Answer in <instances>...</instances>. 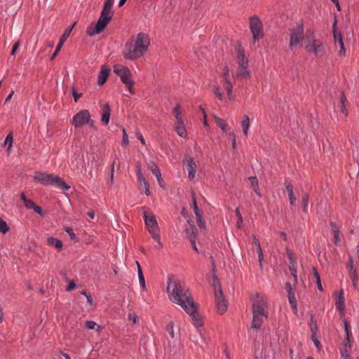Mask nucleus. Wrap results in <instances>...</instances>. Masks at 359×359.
Segmentation results:
<instances>
[{
  "instance_id": "1",
  "label": "nucleus",
  "mask_w": 359,
  "mask_h": 359,
  "mask_svg": "<svg viewBox=\"0 0 359 359\" xmlns=\"http://www.w3.org/2000/svg\"><path fill=\"white\" fill-rule=\"evenodd\" d=\"M167 293L171 302L177 304L187 313L194 311V299L184 283L175 277H170L167 282Z\"/></svg>"
},
{
  "instance_id": "2",
  "label": "nucleus",
  "mask_w": 359,
  "mask_h": 359,
  "mask_svg": "<svg viewBox=\"0 0 359 359\" xmlns=\"http://www.w3.org/2000/svg\"><path fill=\"white\" fill-rule=\"evenodd\" d=\"M252 321L251 328L259 329L268 317V304L265 296L259 293L252 294Z\"/></svg>"
},
{
  "instance_id": "3",
  "label": "nucleus",
  "mask_w": 359,
  "mask_h": 359,
  "mask_svg": "<svg viewBox=\"0 0 359 359\" xmlns=\"http://www.w3.org/2000/svg\"><path fill=\"white\" fill-rule=\"evenodd\" d=\"M149 43L150 41L147 34H138L135 41H130L126 43L123 50L124 57L133 60L142 57L147 50Z\"/></svg>"
},
{
  "instance_id": "4",
  "label": "nucleus",
  "mask_w": 359,
  "mask_h": 359,
  "mask_svg": "<svg viewBox=\"0 0 359 359\" xmlns=\"http://www.w3.org/2000/svg\"><path fill=\"white\" fill-rule=\"evenodd\" d=\"M35 181L43 184L53 185L60 189L68 190L70 187L57 175L39 172L34 175Z\"/></svg>"
},
{
  "instance_id": "5",
  "label": "nucleus",
  "mask_w": 359,
  "mask_h": 359,
  "mask_svg": "<svg viewBox=\"0 0 359 359\" xmlns=\"http://www.w3.org/2000/svg\"><path fill=\"white\" fill-rule=\"evenodd\" d=\"M238 68L236 71L237 78L247 79L250 77V72L248 70V60L244 54V50L241 45L236 47Z\"/></svg>"
},
{
  "instance_id": "6",
  "label": "nucleus",
  "mask_w": 359,
  "mask_h": 359,
  "mask_svg": "<svg viewBox=\"0 0 359 359\" xmlns=\"http://www.w3.org/2000/svg\"><path fill=\"white\" fill-rule=\"evenodd\" d=\"M143 217L145 224L148 231L151 234L152 238L158 243L160 247H162L163 244L161 242L160 236L158 234L159 229L156 217L150 211H144Z\"/></svg>"
},
{
  "instance_id": "7",
  "label": "nucleus",
  "mask_w": 359,
  "mask_h": 359,
  "mask_svg": "<svg viewBox=\"0 0 359 359\" xmlns=\"http://www.w3.org/2000/svg\"><path fill=\"white\" fill-rule=\"evenodd\" d=\"M114 72L117 74L122 82L127 86L130 93H134L133 88V81L131 80V73L129 69L119 65L114 66Z\"/></svg>"
},
{
  "instance_id": "8",
  "label": "nucleus",
  "mask_w": 359,
  "mask_h": 359,
  "mask_svg": "<svg viewBox=\"0 0 359 359\" xmlns=\"http://www.w3.org/2000/svg\"><path fill=\"white\" fill-rule=\"evenodd\" d=\"M304 28L302 25H298L295 27H293L290 30V48H294L297 46L302 44V42L304 39Z\"/></svg>"
},
{
  "instance_id": "9",
  "label": "nucleus",
  "mask_w": 359,
  "mask_h": 359,
  "mask_svg": "<svg viewBox=\"0 0 359 359\" xmlns=\"http://www.w3.org/2000/svg\"><path fill=\"white\" fill-rule=\"evenodd\" d=\"M305 48L308 53H313L316 56H320L323 53V43L313 37H307Z\"/></svg>"
},
{
  "instance_id": "10",
  "label": "nucleus",
  "mask_w": 359,
  "mask_h": 359,
  "mask_svg": "<svg viewBox=\"0 0 359 359\" xmlns=\"http://www.w3.org/2000/svg\"><path fill=\"white\" fill-rule=\"evenodd\" d=\"M215 287V304L217 306V312L219 314H223L227 309V303L221 290L220 286H217L216 283H214Z\"/></svg>"
},
{
  "instance_id": "11",
  "label": "nucleus",
  "mask_w": 359,
  "mask_h": 359,
  "mask_svg": "<svg viewBox=\"0 0 359 359\" xmlns=\"http://www.w3.org/2000/svg\"><path fill=\"white\" fill-rule=\"evenodd\" d=\"M90 118V115L88 110H81L74 116L72 123L76 128L81 127L86 123H89L93 127L94 122Z\"/></svg>"
},
{
  "instance_id": "12",
  "label": "nucleus",
  "mask_w": 359,
  "mask_h": 359,
  "mask_svg": "<svg viewBox=\"0 0 359 359\" xmlns=\"http://www.w3.org/2000/svg\"><path fill=\"white\" fill-rule=\"evenodd\" d=\"M250 28L255 41L259 40L264 36L262 23L257 17L250 18Z\"/></svg>"
},
{
  "instance_id": "13",
  "label": "nucleus",
  "mask_w": 359,
  "mask_h": 359,
  "mask_svg": "<svg viewBox=\"0 0 359 359\" xmlns=\"http://www.w3.org/2000/svg\"><path fill=\"white\" fill-rule=\"evenodd\" d=\"M191 199H192V203L191 205V207L193 209L194 214L196 215L197 224L201 229H205V222L203 219L202 212L201 211V210L198 208V207L197 205L196 196V194L194 191H191Z\"/></svg>"
},
{
  "instance_id": "14",
  "label": "nucleus",
  "mask_w": 359,
  "mask_h": 359,
  "mask_svg": "<svg viewBox=\"0 0 359 359\" xmlns=\"http://www.w3.org/2000/svg\"><path fill=\"white\" fill-rule=\"evenodd\" d=\"M111 20L108 18H103L102 16L98 19L96 25L93 28H88L87 32L89 36H93L96 34L102 32L107 27Z\"/></svg>"
},
{
  "instance_id": "15",
  "label": "nucleus",
  "mask_w": 359,
  "mask_h": 359,
  "mask_svg": "<svg viewBox=\"0 0 359 359\" xmlns=\"http://www.w3.org/2000/svg\"><path fill=\"white\" fill-rule=\"evenodd\" d=\"M184 162L187 164L189 173L188 177L191 180H193L196 176V165L194 160L190 157L186 158Z\"/></svg>"
},
{
  "instance_id": "16",
  "label": "nucleus",
  "mask_w": 359,
  "mask_h": 359,
  "mask_svg": "<svg viewBox=\"0 0 359 359\" xmlns=\"http://www.w3.org/2000/svg\"><path fill=\"white\" fill-rule=\"evenodd\" d=\"M224 79V86L227 92V95L229 99H231V93L233 89V86L230 81L229 78V70L227 67H225V72L223 74Z\"/></svg>"
},
{
  "instance_id": "17",
  "label": "nucleus",
  "mask_w": 359,
  "mask_h": 359,
  "mask_svg": "<svg viewBox=\"0 0 359 359\" xmlns=\"http://www.w3.org/2000/svg\"><path fill=\"white\" fill-rule=\"evenodd\" d=\"M137 176L138 181L140 182L141 186L144 189L145 194L147 196H149L151 194V192L149 191V185L147 182L146 178L143 175L142 172H141V169L140 167H137Z\"/></svg>"
},
{
  "instance_id": "18",
  "label": "nucleus",
  "mask_w": 359,
  "mask_h": 359,
  "mask_svg": "<svg viewBox=\"0 0 359 359\" xmlns=\"http://www.w3.org/2000/svg\"><path fill=\"white\" fill-rule=\"evenodd\" d=\"M109 72L110 69L107 66L102 65L101 67V69L97 77V84L99 86H102L106 82L107 79H108Z\"/></svg>"
},
{
  "instance_id": "19",
  "label": "nucleus",
  "mask_w": 359,
  "mask_h": 359,
  "mask_svg": "<svg viewBox=\"0 0 359 359\" xmlns=\"http://www.w3.org/2000/svg\"><path fill=\"white\" fill-rule=\"evenodd\" d=\"M187 313L191 317L193 324L196 327H200L203 325V319H202L201 316L198 313H196V305L195 304V303H194V311H193L192 313Z\"/></svg>"
},
{
  "instance_id": "20",
  "label": "nucleus",
  "mask_w": 359,
  "mask_h": 359,
  "mask_svg": "<svg viewBox=\"0 0 359 359\" xmlns=\"http://www.w3.org/2000/svg\"><path fill=\"white\" fill-rule=\"evenodd\" d=\"M71 166L75 171H80L83 167V159L82 157L75 156L71 161Z\"/></svg>"
},
{
  "instance_id": "21",
  "label": "nucleus",
  "mask_w": 359,
  "mask_h": 359,
  "mask_svg": "<svg viewBox=\"0 0 359 359\" xmlns=\"http://www.w3.org/2000/svg\"><path fill=\"white\" fill-rule=\"evenodd\" d=\"M188 223L189 225L185 229L186 234L189 240L196 239L198 233L197 228L193 223L190 222H188Z\"/></svg>"
},
{
  "instance_id": "22",
  "label": "nucleus",
  "mask_w": 359,
  "mask_h": 359,
  "mask_svg": "<svg viewBox=\"0 0 359 359\" xmlns=\"http://www.w3.org/2000/svg\"><path fill=\"white\" fill-rule=\"evenodd\" d=\"M102 122L104 125H107L110 118V107L108 104H105L102 107Z\"/></svg>"
},
{
  "instance_id": "23",
  "label": "nucleus",
  "mask_w": 359,
  "mask_h": 359,
  "mask_svg": "<svg viewBox=\"0 0 359 359\" xmlns=\"http://www.w3.org/2000/svg\"><path fill=\"white\" fill-rule=\"evenodd\" d=\"M46 244L49 246L55 247L58 251L62 248V242L54 237H48L46 239Z\"/></svg>"
},
{
  "instance_id": "24",
  "label": "nucleus",
  "mask_w": 359,
  "mask_h": 359,
  "mask_svg": "<svg viewBox=\"0 0 359 359\" xmlns=\"http://www.w3.org/2000/svg\"><path fill=\"white\" fill-rule=\"evenodd\" d=\"M351 348V345L350 344V338L346 337L343 344L340 347V353L341 356H346L347 354H349Z\"/></svg>"
},
{
  "instance_id": "25",
  "label": "nucleus",
  "mask_w": 359,
  "mask_h": 359,
  "mask_svg": "<svg viewBox=\"0 0 359 359\" xmlns=\"http://www.w3.org/2000/svg\"><path fill=\"white\" fill-rule=\"evenodd\" d=\"M335 304L339 311H340L341 312H343L344 311L345 304H344V297L343 290H341V291L336 299Z\"/></svg>"
},
{
  "instance_id": "26",
  "label": "nucleus",
  "mask_w": 359,
  "mask_h": 359,
  "mask_svg": "<svg viewBox=\"0 0 359 359\" xmlns=\"http://www.w3.org/2000/svg\"><path fill=\"white\" fill-rule=\"evenodd\" d=\"M288 256H289V259L290 260L289 268H290V270L291 271V276H292V277L293 278L294 283H297V269H296V267H297L296 263L292 261V257H291L290 254H289Z\"/></svg>"
},
{
  "instance_id": "27",
  "label": "nucleus",
  "mask_w": 359,
  "mask_h": 359,
  "mask_svg": "<svg viewBox=\"0 0 359 359\" xmlns=\"http://www.w3.org/2000/svg\"><path fill=\"white\" fill-rule=\"evenodd\" d=\"M285 188H286V190L288 194L290 203L291 205H294L295 201H296V197L294 196V194L293 192V187L290 183H286Z\"/></svg>"
},
{
  "instance_id": "28",
  "label": "nucleus",
  "mask_w": 359,
  "mask_h": 359,
  "mask_svg": "<svg viewBox=\"0 0 359 359\" xmlns=\"http://www.w3.org/2000/svg\"><path fill=\"white\" fill-rule=\"evenodd\" d=\"M212 116L215 121L216 124L221 128L223 132L226 133L228 130V126L226 122L215 114H213Z\"/></svg>"
},
{
  "instance_id": "29",
  "label": "nucleus",
  "mask_w": 359,
  "mask_h": 359,
  "mask_svg": "<svg viewBox=\"0 0 359 359\" xmlns=\"http://www.w3.org/2000/svg\"><path fill=\"white\" fill-rule=\"evenodd\" d=\"M287 297H288L289 303L290 304L292 309L294 310V312H297V299L295 297V292L293 291L292 292L287 293Z\"/></svg>"
},
{
  "instance_id": "30",
  "label": "nucleus",
  "mask_w": 359,
  "mask_h": 359,
  "mask_svg": "<svg viewBox=\"0 0 359 359\" xmlns=\"http://www.w3.org/2000/svg\"><path fill=\"white\" fill-rule=\"evenodd\" d=\"M175 131L177 133L182 137H184L187 135V131L184 126V122L182 121V123L176 122L175 124Z\"/></svg>"
},
{
  "instance_id": "31",
  "label": "nucleus",
  "mask_w": 359,
  "mask_h": 359,
  "mask_svg": "<svg viewBox=\"0 0 359 359\" xmlns=\"http://www.w3.org/2000/svg\"><path fill=\"white\" fill-rule=\"evenodd\" d=\"M249 181L250 182L251 186L252 187L254 191L257 194V196H261V192L259 189L258 180L256 177H250Z\"/></svg>"
},
{
  "instance_id": "32",
  "label": "nucleus",
  "mask_w": 359,
  "mask_h": 359,
  "mask_svg": "<svg viewBox=\"0 0 359 359\" xmlns=\"http://www.w3.org/2000/svg\"><path fill=\"white\" fill-rule=\"evenodd\" d=\"M241 126H242L243 133L245 134V136H247L248 133V129L250 127V118H249L248 116L245 115L243 117Z\"/></svg>"
},
{
  "instance_id": "33",
  "label": "nucleus",
  "mask_w": 359,
  "mask_h": 359,
  "mask_svg": "<svg viewBox=\"0 0 359 359\" xmlns=\"http://www.w3.org/2000/svg\"><path fill=\"white\" fill-rule=\"evenodd\" d=\"M349 276L352 280L353 285L354 287L357 288L358 287V274H357L356 269H353V267H352V266L349 271Z\"/></svg>"
},
{
  "instance_id": "34",
  "label": "nucleus",
  "mask_w": 359,
  "mask_h": 359,
  "mask_svg": "<svg viewBox=\"0 0 359 359\" xmlns=\"http://www.w3.org/2000/svg\"><path fill=\"white\" fill-rule=\"evenodd\" d=\"M330 225H331L332 231L333 234H334V243L336 245H338L339 242L340 241L339 231V230L337 229V225L334 223L331 222Z\"/></svg>"
},
{
  "instance_id": "35",
  "label": "nucleus",
  "mask_w": 359,
  "mask_h": 359,
  "mask_svg": "<svg viewBox=\"0 0 359 359\" xmlns=\"http://www.w3.org/2000/svg\"><path fill=\"white\" fill-rule=\"evenodd\" d=\"M76 22H74L72 26L67 27L63 34L61 36V39L60 40V42H62V43H64V42L67 40V39L69 37L72 29L74 28V25H75Z\"/></svg>"
},
{
  "instance_id": "36",
  "label": "nucleus",
  "mask_w": 359,
  "mask_h": 359,
  "mask_svg": "<svg viewBox=\"0 0 359 359\" xmlns=\"http://www.w3.org/2000/svg\"><path fill=\"white\" fill-rule=\"evenodd\" d=\"M332 32H333V36L334 39L335 43L337 44V43L339 42V39H342V36H341V33L339 32H338L337 29V21L336 20L334 22L333 26H332Z\"/></svg>"
},
{
  "instance_id": "37",
  "label": "nucleus",
  "mask_w": 359,
  "mask_h": 359,
  "mask_svg": "<svg viewBox=\"0 0 359 359\" xmlns=\"http://www.w3.org/2000/svg\"><path fill=\"white\" fill-rule=\"evenodd\" d=\"M8 144V149H7V151L9 152L10 150H11V148L13 146V134L12 133H9L6 139H5V141H4V144Z\"/></svg>"
},
{
  "instance_id": "38",
  "label": "nucleus",
  "mask_w": 359,
  "mask_h": 359,
  "mask_svg": "<svg viewBox=\"0 0 359 359\" xmlns=\"http://www.w3.org/2000/svg\"><path fill=\"white\" fill-rule=\"evenodd\" d=\"M313 275H314V277L316 279V284H317L318 289L320 291H322L323 290V286H322L321 282H320V275H319L318 272L317 271V270L315 268L313 269Z\"/></svg>"
},
{
  "instance_id": "39",
  "label": "nucleus",
  "mask_w": 359,
  "mask_h": 359,
  "mask_svg": "<svg viewBox=\"0 0 359 359\" xmlns=\"http://www.w3.org/2000/svg\"><path fill=\"white\" fill-rule=\"evenodd\" d=\"M8 231L9 227L8 226L6 222L0 218V232L6 233Z\"/></svg>"
},
{
  "instance_id": "40",
  "label": "nucleus",
  "mask_w": 359,
  "mask_h": 359,
  "mask_svg": "<svg viewBox=\"0 0 359 359\" xmlns=\"http://www.w3.org/2000/svg\"><path fill=\"white\" fill-rule=\"evenodd\" d=\"M173 113H174L175 116V118L177 119V122L180 123H182V121H182V116L180 115L181 111H180V106L179 105H177L174 109Z\"/></svg>"
},
{
  "instance_id": "41",
  "label": "nucleus",
  "mask_w": 359,
  "mask_h": 359,
  "mask_svg": "<svg viewBox=\"0 0 359 359\" xmlns=\"http://www.w3.org/2000/svg\"><path fill=\"white\" fill-rule=\"evenodd\" d=\"M65 231L68 233V235L69 236L71 240L74 241V242H77L78 241V238L76 236V234L74 233V231H73V229L72 228L66 227L65 228Z\"/></svg>"
},
{
  "instance_id": "42",
  "label": "nucleus",
  "mask_w": 359,
  "mask_h": 359,
  "mask_svg": "<svg viewBox=\"0 0 359 359\" xmlns=\"http://www.w3.org/2000/svg\"><path fill=\"white\" fill-rule=\"evenodd\" d=\"M100 16L107 18H108L109 20H111L113 17V12L110 10L104 9L102 8Z\"/></svg>"
},
{
  "instance_id": "43",
  "label": "nucleus",
  "mask_w": 359,
  "mask_h": 359,
  "mask_svg": "<svg viewBox=\"0 0 359 359\" xmlns=\"http://www.w3.org/2000/svg\"><path fill=\"white\" fill-rule=\"evenodd\" d=\"M235 212H236V215L238 218L237 222H236V226L238 228L240 229L243 224V218H242L241 214L238 208H236Z\"/></svg>"
},
{
  "instance_id": "44",
  "label": "nucleus",
  "mask_w": 359,
  "mask_h": 359,
  "mask_svg": "<svg viewBox=\"0 0 359 359\" xmlns=\"http://www.w3.org/2000/svg\"><path fill=\"white\" fill-rule=\"evenodd\" d=\"M309 203V195L307 194H304L302 196V208L304 212L306 211Z\"/></svg>"
},
{
  "instance_id": "45",
  "label": "nucleus",
  "mask_w": 359,
  "mask_h": 359,
  "mask_svg": "<svg viewBox=\"0 0 359 359\" xmlns=\"http://www.w3.org/2000/svg\"><path fill=\"white\" fill-rule=\"evenodd\" d=\"M148 168L154 175L156 174L160 171L157 165L154 162H151L148 164Z\"/></svg>"
},
{
  "instance_id": "46",
  "label": "nucleus",
  "mask_w": 359,
  "mask_h": 359,
  "mask_svg": "<svg viewBox=\"0 0 359 359\" xmlns=\"http://www.w3.org/2000/svg\"><path fill=\"white\" fill-rule=\"evenodd\" d=\"M344 330L346 332V337H350V335L351 334V328L349 325V323L346 319L344 320Z\"/></svg>"
},
{
  "instance_id": "47",
  "label": "nucleus",
  "mask_w": 359,
  "mask_h": 359,
  "mask_svg": "<svg viewBox=\"0 0 359 359\" xmlns=\"http://www.w3.org/2000/svg\"><path fill=\"white\" fill-rule=\"evenodd\" d=\"M86 326L87 328L90 330H95L96 327L99 328L100 326H98L94 321L88 320L86 322Z\"/></svg>"
},
{
  "instance_id": "48",
  "label": "nucleus",
  "mask_w": 359,
  "mask_h": 359,
  "mask_svg": "<svg viewBox=\"0 0 359 359\" xmlns=\"http://www.w3.org/2000/svg\"><path fill=\"white\" fill-rule=\"evenodd\" d=\"M113 5L114 0H105L103 5V8L111 11Z\"/></svg>"
},
{
  "instance_id": "49",
  "label": "nucleus",
  "mask_w": 359,
  "mask_h": 359,
  "mask_svg": "<svg viewBox=\"0 0 359 359\" xmlns=\"http://www.w3.org/2000/svg\"><path fill=\"white\" fill-rule=\"evenodd\" d=\"M138 278H139V281H140V286L143 289H145L146 288V284H145V280H144V275H143L142 271H140V273L138 274Z\"/></svg>"
},
{
  "instance_id": "50",
  "label": "nucleus",
  "mask_w": 359,
  "mask_h": 359,
  "mask_svg": "<svg viewBox=\"0 0 359 359\" xmlns=\"http://www.w3.org/2000/svg\"><path fill=\"white\" fill-rule=\"evenodd\" d=\"M337 44H338L340 48V50L339 52V55H345V48H344V45L342 39H339V42H337Z\"/></svg>"
},
{
  "instance_id": "51",
  "label": "nucleus",
  "mask_w": 359,
  "mask_h": 359,
  "mask_svg": "<svg viewBox=\"0 0 359 359\" xmlns=\"http://www.w3.org/2000/svg\"><path fill=\"white\" fill-rule=\"evenodd\" d=\"M62 46H63V43L62 42L59 41V43L57 45V47H56V48L55 50V52H54V53L53 54V55L51 57V60H53L57 56V55L60 51V49L62 47Z\"/></svg>"
},
{
  "instance_id": "52",
  "label": "nucleus",
  "mask_w": 359,
  "mask_h": 359,
  "mask_svg": "<svg viewBox=\"0 0 359 359\" xmlns=\"http://www.w3.org/2000/svg\"><path fill=\"white\" fill-rule=\"evenodd\" d=\"M346 101V97L344 95H342L341 97V105H340V107H341V111L346 116L347 115V112H346V110L345 109V102Z\"/></svg>"
},
{
  "instance_id": "53",
  "label": "nucleus",
  "mask_w": 359,
  "mask_h": 359,
  "mask_svg": "<svg viewBox=\"0 0 359 359\" xmlns=\"http://www.w3.org/2000/svg\"><path fill=\"white\" fill-rule=\"evenodd\" d=\"M166 329H167V331L168 332L169 334L170 335V337L172 338H174L175 334H174L172 323H169L167 325V328Z\"/></svg>"
},
{
  "instance_id": "54",
  "label": "nucleus",
  "mask_w": 359,
  "mask_h": 359,
  "mask_svg": "<svg viewBox=\"0 0 359 359\" xmlns=\"http://www.w3.org/2000/svg\"><path fill=\"white\" fill-rule=\"evenodd\" d=\"M24 204H25V206L28 209H33V208L36 205L32 201H31L29 199H27V201H25Z\"/></svg>"
},
{
  "instance_id": "55",
  "label": "nucleus",
  "mask_w": 359,
  "mask_h": 359,
  "mask_svg": "<svg viewBox=\"0 0 359 359\" xmlns=\"http://www.w3.org/2000/svg\"><path fill=\"white\" fill-rule=\"evenodd\" d=\"M252 245L257 248V250H259L261 248L260 243L259 240L256 238L255 236H253Z\"/></svg>"
},
{
  "instance_id": "56",
  "label": "nucleus",
  "mask_w": 359,
  "mask_h": 359,
  "mask_svg": "<svg viewBox=\"0 0 359 359\" xmlns=\"http://www.w3.org/2000/svg\"><path fill=\"white\" fill-rule=\"evenodd\" d=\"M20 45V41H18L17 42H15L14 43V45L13 46V48H12V51H11V55H14L15 54L16 50L19 48Z\"/></svg>"
},
{
  "instance_id": "57",
  "label": "nucleus",
  "mask_w": 359,
  "mask_h": 359,
  "mask_svg": "<svg viewBox=\"0 0 359 359\" xmlns=\"http://www.w3.org/2000/svg\"><path fill=\"white\" fill-rule=\"evenodd\" d=\"M128 142H129V140H128V135L126 132V130L123 128V141H122V142L123 144L126 145V144H128Z\"/></svg>"
},
{
  "instance_id": "58",
  "label": "nucleus",
  "mask_w": 359,
  "mask_h": 359,
  "mask_svg": "<svg viewBox=\"0 0 359 359\" xmlns=\"http://www.w3.org/2000/svg\"><path fill=\"white\" fill-rule=\"evenodd\" d=\"M214 93L215 95L220 100L222 99V94L219 90V87H215L214 89Z\"/></svg>"
},
{
  "instance_id": "59",
  "label": "nucleus",
  "mask_w": 359,
  "mask_h": 359,
  "mask_svg": "<svg viewBox=\"0 0 359 359\" xmlns=\"http://www.w3.org/2000/svg\"><path fill=\"white\" fill-rule=\"evenodd\" d=\"M257 254H258L259 264H260V266H262V261L264 259V255H263L262 249H259V250L257 251Z\"/></svg>"
},
{
  "instance_id": "60",
  "label": "nucleus",
  "mask_w": 359,
  "mask_h": 359,
  "mask_svg": "<svg viewBox=\"0 0 359 359\" xmlns=\"http://www.w3.org/2000/svg\"><path fill=\"white\" fill-rule=\"evenodd\" d=\"M229 135L231 138L233 148H236V136H235L234 133H230L229 134Z\"/></svg>"
},
{
  "instance_id": "61",
  "label": "nucleus",
  "mask_w": 359,
  "mask_h": 359,
  "mask_svg": "<svg viewBox=\"0 0 359 359\" xmlns=\"http://www.w3.org/2000/svg\"><path fill=\"white\" fill-rule=\"evenodd\" d=\"M75 287H76V284H75L74 281L72 280V281L69 282V285H68V287L67 288V291H72V290H73L75 288Z\"/></svg>"
},
{
  "instance_id": "62",
  "label": "nucleus",
  "mask_w": 359,
  "mask_h": 359,
  "mask_svg": "<svg viewBox=\"0 0 359 359\" xmlns=\"http://www.w3.org/2000/svg\"><path fill=\"white\" fill-rule=\"evenodd\" d=\"M128 319L131 321H133V323H136L137 321V316L135 313H130L128 315Z\"/></svg>"
},
{
  "instance_id": "63",
  "label": "nucleus",
  "mask_w": 359,
  "mask_h": 359,
  "mask_svg": "<svg viewBox=\"0 0 359 359\" xmlns=\"http://www.w3.org/2000/svg\"><path fill=\"white\" fill-rule=\"evenodd\" d=\"M33 210H34L35 212H36L41 215H43L42 209L41 207L35 205L34 207L33 208Z\"/></svg>"
},
{
  "instance_id": "64",
  "label": "nucleus",
  "mask_w": 359,
  "mask_h": 359,
  "mask_svg": "<svg viewBox=\"0 0 359 359\" xmlns=\"http://www.w3.org/2000/svg\"><path fill=\"white\" fill-rule=\"evenodd\" d=\"M285 290H286L287 293L292 292L294 291V290L292 288L291 284L289 283H287L285 284Z\"/></svg>"
}]
</instances>
